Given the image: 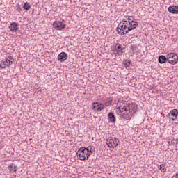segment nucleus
Here are the masks:
<instances>
[{
  "mask_svg": "<svg viewBox=\"0 0 178 178\" xmlns=\"http://www.w3.org/2000/svg\"><path fill=\"white\" fill-rule=\"evenodd\" d=\"M124 66H127V67H129V66H130V61L128 60H125L124 62H123Z\"/></svg>",
  "mask_w": 178,
  "mask_h": 178,
  "instance_id": "nucleus-21",
  "label": "nucleus"
},
{
  "mask_svg": "<svg viewBox=\"0 0 178 178\" xmlns=\"http://www.w3.org/2000/svg\"><path fill=\"white\" fill-rule=\"evenodd\" d=\"M168 12H170V13H174L175 15H177L178 13V7L177 6H170L168 8Z\"/></svg>",
  "mask_w": 178,
  "mask_h": 178,
  "instance_id": "nucleus-13",
  "label": "nucleus"
},
{
  "mask_svg": "<svg viewBox=\"0 0 178 178\" xmlns=\"http://www.w3.org/2000/svg\"><path fill=\"white\" fill-rule=\"evenodd\" d=\"M8 170H9V172H10V173H15V172H17V167L14 164H10L8 166Z\"/></svg>",
  "mask_w": 178,
  "mask_h": 178,
  "instance_id": "nucleus-15",
  "label": "nucleus"
},
{
  "mask_svg": "<svg viewBox=\"0 0 178 178\" xmlns=\"http://www.w3.org/2000/svg\"><path fill=\"white\" fill-rule=\"evenodd\" d=\"M160 170H161V172H166V168L163 164L160 165Z\"/></svg>",
  "mask_w": 178,
  "mask_h": 178,
  "instance_id": "nucleus-22",
  "label": "nucleus"
},
{
  "mask_svg": "<svg viewBox=\"0 0 178 178\" xmlns=\"http://www.w3.org/2000/svg\"><path fill=\"white\" fill-rule=\"evenodd\" d=\"M23 8L25 10H29V9H30V4L29 3H25Z\"/></svg>",
  "mask_w": 178,
  "mask_h": 178,
  "instance_id": "nucleus-19",
  "label": "nucleus"
},
{
  "mask_svg": "<svg viewBox=\"0 0 178 178\" xmlns=\"http://www.w3.org/2000/svg\"><path fill=\"white\" fill-rule=\"evenodd\" d=\"M176 177L178 178V174L176 175Z\"/></svg>",
  "mask_w": 178,
  "mask_h": 178,
  "instance_id": "nucleus-24",
  "label": "nucleus"
},
{
  "mask_svg": "<svg viewBox=\"0 0 178 178\" xmlns=\"http://www.w3.org/2000/svg\"><path fill=\"white\" fill-rule=\"evenodd\" d=\"M53 26L56 30H63L66 27V24L62 22L56 21L53 23Z\"/></svg>",
  "mask_w": 178,
  "mask_h": 178,
  "instance_id": "nucleus-8",
  "label": "nucleus"
},
{
  "mask_svg": "<svg viewBox=\"0 0 178 178\" xmlns=\"http://www.w3.org/2000/svg\"><path fill=\"white\" fill-rule=\"evenodd\" d=\"M134 20V17H129L127 20H123V22L129 24L130 27L134 30V29H137V26H138V22Z\"/></svg>",
  "mask_w": 178,
  "mask_h": 178,
  "instance_id": "nucleus-6",
  "label": "nucleus"
},
{
  "mask_svg": "<svg viewBox=\"0 0 178 178\" xmlns=\"http://www.w3.org/2000/svg\"><path fill=\"white\" fill-rule=\"evenodd\" d=\"M167 62L170 65H176L178 62V56L175 53H170L167 55Z\"/></svg>",
  "mask_w": 178,
  "mask_h": 178,
  "instance_id": "nucleus-4",
  "label": "nucleus"
},
{
  "mask_svg": "<svg viewBox=\"0 0 178 178\" xmlns=\"http://www.w3.org/2000/svg\"><path fill=\"white\" fill-rule=\"evenodd\" d=\"M58 59L60 62H65L67 59V54L65 52H61L58 54Z\"/></svg>",
  "mask_w": 178,
  "mask_h": 178,
  "instance_id": "nucleus-11",
  "label": "nucleus"
},
{
  "mask_svg": "<svg viewBox=\"0 0 178 178\" xmlns=\"http://www.w3.org/2000/svg\"><path fill=\"white\" fill-rule=\"evenodd\" d=\"M108 119L111 123H115L116 122V117L112 113L108 114Z\"/></svg>",
  "mask_w": 178,
  "mask_h": 178,
  "instance_id": "nucleus-14",
  "label": "nucleus"
},
{
  "mask_svg": "<svg viewBox=\"0 0 178 178\" xmlns=\"http://www.w3.org/2000/svg\"><path fill=\"white\" fill-rule=\"evenodd\" d=\"M115 51H116V54L115 55H120L119 54V52H122V51H123V48H122V46H120V44H119L116 48H115Z\"/></svg>",
  "mask_w": 178,
  "mask_h": 178,
  "instance_id": "nucleus-18",
  "label": "nucleus"
},
{
  "mask_svg": "<svg viewBox=\"0 0 178 178\" xmlns=\"http://www.w3.org/2000/svg\"><path fill=\"white\" fill-rule=\"evenodd\" d=\"M14 61L15 60L12 56H8L6 58V60L0 64V67L1 69H5L6 66H10V65H12Z\"/></svg>",
  "mask_w": 178,
  "mask_h": 178,
  "instance_id": "nucleus-7",
  "label": "nucleus"
},
{
  "mask_svg": "<svg viewBox=\"0 0 178 178\" xmlns=\"http://www.w3.org/2000/svg\"><path fill=\"white\" fill-rule=\"evenodd\" d=\"M159 63H165V62H168V57L165 56H159Z\"/></svg>",
  "mask_w": 178,
  "mask_h": 178,
  "instance_id": "nucleus-17",
  "label": "nucleus"
},
{
  "mask_svg": "<svg viewBox=\"0 0 178 178\" xmlns=\"http://www.w3.org/2000/svg\"><path fill=\"white\" fill-rule=\"evenodd\" d=\"M92 109L94 111H97V112H101V111H104L105 108L104 105L101 104H99L98 102L92 103Z\"/></svg>",
  "mask_w": 178,
  "mask_h": 178,
  "instance_id": "nucleus-9",
  "label": "nucleus"
},
{
  "mask_svg": "<svg viewBox=\"0 0 178 178\" xmlns=\"http://www.w3.org/2000/svg\"><path fill=\"white\" fill-rule=\"evenodd\" d=\"M133 108V104L130 103H122V105L116 108L115 113L120 118H123L125 120H130Z\"/></svg>",
  "mask_w": 178,
  "mask_h": 178,
  "instance_id": "nucleus-1",
  "label": "nucleus"
},
{
  "mask_svg": "<svg viewBox=\"0 0 178 178\" xmlns=\"http://www.w3.org/2000/svg\"><path fill=\"white\" fill-rule=\"evenodd\" d=\"M9 29L12 33H16L19 29V25L16 22H13L10 24Z\"/></svg>",
  "mask_w": 178,
  "mask_h": 178,
  "instance_id": "nucleus-12",
  "label": "nucleus"
},
{
  "mask_svg": "<svg viewBox=\"0 0 178 178\" xmlns=\"http://www.w3.org/2000/svg\"><path fill=\"white\" fill-rule=\"evenodd\" d=\"M168 144L169 145H175L176 144V140H168Z\"/></svg>",
  "mask_w": 178,
  "mask_h": 178,
  "instance_id": "nucleus-20",
  "label": "nucleus"
},
{
  "mask_svg": "<svg viewBox=\"0 0 178 178\" xmlns=\"http://www.w3.org/2000/svg\"><path fill=\"white\" fill-rule=\"evenodd\" d=\"M85 149L86 152L89 154V155H91V154H92V152L95 151V147H94L93 146H88V147H85Z\"/></svg>",
  "mask_w": 178,
  "mask_h": 178,
  "instance_id": "nucleus-16",
  "label": "nucleus"
},
{
  "mask_svg": "<svg viewBox=\"0 0 178 178\" xmlns=\"http://www.w3.org/2000/svg\"><path fill=\"white\" fill-rule=\"evenodd\" d=\"M131 30L134 29L130 27V24H127L124 21L120 23L116 29V31L120 35H124V34H127V33L131 31Z\"/></svg>",
  "mask_w": 178,
  "mask_h": 178,
  "instance_id": "nucleus-2",
  "label": "nucleus"
},
{
  "mask_svg": "<svg viewBox=\"0 0 178 178\" xmlns=\"http://www.w3.org/2000/svg\"><path fill=\"white\" fill-rule=\"evenodd\" d=\"M76 155L81 161H86L90 156L88 152L85 149V147H81L76 152Z\"/></svg>",
  "mask_w": 178,
  "mask_h": 178,
  "instance_id": "nucleus-3",
  "label": "nucleus"
},
{
  "mask_svg": "<svg viewBox=\"0 0 178 178\" xmlns=\"http://www.w3.org/2000/svg\"><path fill=\"white\" fill-rule=\"evenodd\" d=\"M168 116H172L174 118H171L172 121H175L177 119L178 116V110L177 109H173L169 113Z\"/></svg>",
  "mask_w": 178,
  "mask_h": 178,
  "instance_id": "nucleus-10",
  "label": "nucleus"
},
{
  "mask_svg": "<svg viewBox=\"0 0 178 178\" xmlns=\"http://www.w3.org/2000/svg\"><path fill=\"white\" fill-rule=\"evenodd\" d=\"M106 143L110 148H116L119 144V140L115 138H108L106 140Z\"/></svg>",
  "mask_w": 178,
  "mask_h": 178,
  "instance_id": "nucleus-5",
  "label": "nucleus"
},
{
  "mask_svg": "<svg viewBox=\"0 0 178 178\" xmlns=\"http://www.w3.org/2000/svg\"><path fill=\"white\" fill-rule=\"evenodd\" d=\"M134 48H136V46H131V49H132V51H134Z\"/></svg>",
  "mask_w": 178,
  "mask_h": 178,
  "instance_id": "nucleus-23",
  "label": "nucleus"
}]
</instances>
